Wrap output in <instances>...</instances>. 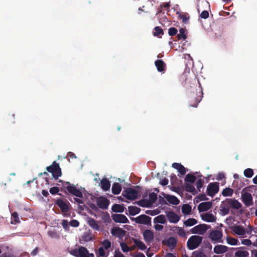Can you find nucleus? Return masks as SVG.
Wrapping results in <instances>:
<instances>
[{
  "mask_svg": "<svg viewBox=\"0 0 257 257\" xmlns=\"http://www.w3.org/2000/svg\"><path fill=\"white\" fill-rule=\"evenodd\" d=\"M242 206L241 204L235 199L227 198L221 202L220 211L222 215H226L229 212V207L238 209Z\"/></svg>",
  "mask_w": 257,
  "mask_h": 257,
  "instance_id": "f257e3e1",
  "label": "nucleus"
},
{
  "mask_svg": "<svg viewBox=\"0 0 257 257\" xmlns=\"http://www.w3.org/2000/svg\"><path fill=\"white\" fill-rule=\"evenodd\" d=\"M202 92L198 89H196L195 92H191L188 96L189 106L197 107L198 103L202 99Z\"/></svg>",
  "mask_w": 257,
  "mask_h": 257,
  "instance_id": "f03ea898",
  "label": "nucleus"
},
{
  "mask_svg": "<svg viewBox=\"0 0 257 257\" xmlns=\"http://www.w3.org/2000/svg\"><path fill=\"white\" fill-rule=\"evenodd\" d=\"M203 237L198 235H192L187 242V248L190 250L197 248L201 243Z\"/></svg>",
  "mask_w": 257,
  "mask_h": 257,
  "instance_id": "7ed1b4c3",
  "label": "nucleus"
},
{
  "mask_svg": "<svg viewBox=\"0 0 257 257\" xmlns=\"http://www.w3.org/2000/svg\"><path fill=\"white\" fill-rule=\"evenodd\" d=\"M46 170L52 174L53 178L56 180L62 175L61 169L56 161H54L51 165L47 167Z\"/></svg>",
  "mask_w": 257,
  "mask_h": 257,
  "instance_id": "20e7f679",
  "label": "nucleus"
},
{
  "mask_svg": "<svg viewBox=\"0 0 257 257\" xmlns=\"http://www.w3.org/2000/svg\"><path fill=\"white\" fill-rule=\"evenodd\" d=\"M138 194L139 192L136 189L127 188L123 191L122 195L127 199L134 200L138 198Z\"/></svg>",
  "mask_w": 257,
  "mask_h": 257,
  "instance_id": "39448f33",
  "label": "nucleus"
},
{
  "mask_svg": "<svg viewBox=\"0 0 257 257\" xmlns=\"http://www.w3.org/2000/svg\"><path fill=\"white\" fill-rule=\"evenodd\" d=\"M70 254L75 257H88V250L83 246H80L78 249L71 250Z\"/></svg>",
  "mask_w": 257,
  "mask_h": 257,
  "instance_id": "423d86ee",
  "label": "nucleus"
},
{
  "mask_svg": "<svg viewBox=\"0 0 257 257\" xmlns=\"http://www.w3.org/2000/svg\"><path fill=\"white\" fill-rule=\"evenodd\" d=\"M66 184L68 185L66 187H65V188L69 193L79 198L82 197L83 194L82 192L80 190L77 189L73 184H70L69 182H66Z\"/></svg>",
  "mask_w": 257,
  "mask_h": 257,
  "instance_id": "0eeeda50",
  "label": "nucleus"
},
{
  "mask_svg": "<svg viewBox=\"0 0 257 257\" xmlns=\"http://www.w3.org/2000/svg\"><path fill=\"white\" fill-rule=\"evenodd\" d=\"M223 234L221 231L217 230H214L211 231L208 237L212 241H214L216 242H223V240L221 239Z\"/></svg>",
  "mask_w": 257,
  "mask_h": 257,
  "instance_id": "6e6552de",
  "label": "nucleus"
},
{
  "mask_svg": "<svg viewBox=\"0 0 257 257\" xmlns=\"http://www.w3.org/2000/svg\"><path fill=\"white\" fill-rule=\"evenodd\" d=\"M219 191V183L213 182L208 184L207 188V194L208 196L213 197Z\"/></svg>",
  "mask_w": 257,
  "mask_h": 257,
  "instance_id": "1a4fd4ad",
  "label": "nucleus"
},
{
  "mask_svg": "<svg viewBox=\"0 0 257 257\" xmlns=\"http://www.w3.org/2000/svg\"><path fill=\"white\" fill-rule=\"evenodd\" d=\"M208 226L205 224H201L194 226L191 229V231L193 234H199L203 235L207 230Z\"/></svg>",
  "mask_w": 257,
  "mask_h": 257,
  "instance_id": "9d476101",
  "label": "nucleus"
},
{
  "mask_svg": "<svg viewBox=\"0 0 257 257\" xmlns=\"http://www.w3.org/2000/svg\"><path fill=\"white\" fill-rule=\"evenodd\" d=\"M134 220L139 224L150 225L151 223V217L146 215H141L134 218Z\"/></svg>",
  "mask_w": 257,
  "mask_h": 257,
  "instance_id": "9b49d317",
  "label": "nucleus"
},
{
  "mask_svg": "<svg viewBox=\"0 0 257 257\" xmlns=\"http://www.w3.org/2000/svg\"><path fill=\"white\" fill-rule=\"evenodd\" d=\"M241 199L245 206L248 207L253 205V198L251 194L246 192L242 194Z\"/></svg>",
  "mask_w": 257,
  "mask_h": 257,
  "instance_id": "f8f14e48",
  "label": "nucleus"
},
{
  "mask_svg": "<svg viewBox=\"0 0 257 257\" xmlns=\"http://www.w3.org/2000/svg\"><path fill=\"white\" fill-rule=\"evenodd\" d=\"M97 205L99 208L106 209L108 208L109 201L104 197H99L96 201Z\"/></svg>",
  "mask_w": 257,
  "mask_h": 257,
  "instance_id": "ddd939ff",
  "label": "nucleus"
},
{
  "mask_svg": "<svg viewBox=\"0 0 257 257\" xmlns=\"http://www.w3.org/2000/svg\"><path fill=\"white\" fill-rule=\"evenodd\" d=\"M111 233L112 235L121 239L125 235L126 231L121 228L115 227L112 228Z\"/></svg>",
  "mask_w": 257,
  "mask_h": 257,
  "instance_id": "4468645a",
  "label": "nucleus"
},
{
  "mask_svg": "<svg viewBox=\"0 0 257 257\" xmlns=\"http://www.w3.org/2000/svg\"><path fill=\"white\" fill-rule=\"evenodd\" d=\"M112 219L118 223H127L129 222L127 217L123 214H114L112 215Z\"/></svg>",
  "mask_w": 257,
  "mask_h": 257,
  "instance_id": "2eb2a0df",
  "label": "nucleus"
},
{
  "mask_svg": "<svg viewBox=\"0 0 257 257\" xmlns=\"http://www.w3.org/2000/svg\"><path fill=\"white\" fill-rule=\"evenodd\" d=\"M168 220L171 223H176L180 220V216L173 211H169L166 214Z\"/></svg>",
  "mask_w": 257,
  "mask_h": 257,
  "instance_id": "dca6fc26",
  "label": "nucleus"
},
{
  "mask_svg": "<svg viewBox=\"0 0 257 257\" xmlns=\"http://www.w3.org/2000/svg\"><path fill=\"white\" fill-rule=\"evenodd\" d=\"M55 204L60 208L62 212H67L68 211V205L63 199H57Z\"/></svg>",
  "mask_w": 257,
  "mask_h": 257,
  "instance_id": "f3484780",
  "label": "nucleus"
},
{
  "mask_svg": "<svg viewBox=\"0 0 257 257\" xmlns=\"http://www.w3.org/2000/svg\"><path fill=\"white\" fill-rule=\"evenodd\" d=\"M212 206L211 202H204L200 203L198 206L199 212H204L209 210Z\"/></svg>",
  "mask_w": 257,
  "mask_h": 257,
  "instance_id": "a211bd4d",
  "label": "nucleus"
},
{
  "mask_svg": "<svg viewBox=\"0 0 257 257\" xmlns=\"http://www.w3.org/2000/svg\"><path fill=\"white\" fill-rule=\"evenodd\" d=\"M165 244L167 245L171 250L175 248L177 245V240L174 237H170L166 240L164 241Z\"/></svg>",
  "mask_w": 257,
  "mask_h": 257,
  "instance_id": "6ab92c4d",
  "label": "nucleus"
},
{
  "mask_svg": "<svg viewBox=\"0 0 257 257\" xmlns=\"http://www.w3.org/2000/svg\"><path fill=\"white\" fill-rule=\"evenodd\" d=\"M238 250L234 253V257H247L249 255V252L244 250L246 248L242 246L240 247Z\"/></svg>",
  "mask_w": 257,
  "mask_h": 257,
  "instance_id": "aec40b11",
  "label": "nucleus"
},
{
  "mask_svg": "<svg viewBox=\"0 0 257 257\" xmlns=\"http://www.w3.org/2000/svg\"><path fill=\"white\" fill-rule=\"evenodd\" d=\"M228 249V247L224 245H217L214 246L213 251L216 254H222L226 252Z\"/></svg>",
  "mask_w": 257,
  "mask_h": 257,
  "instance_id": "412c9836",
  "label": "nucleus"
},
{
  "mask_svg": "<svg viewBox=\"0 0 257 257\" xmlns=\"http://www.w3.org/2000/svg\"><path fill=\"white\" fill-rule=\"evenodd\" d=\"M143 236L146 242H150L154 238L153 232L151 230L146 229L143 233Z\"/></svg>",
  "mask_w": 257,
  "mask_h": 257,
  "instance_id": "4be33fe9",
  "label": "nucleus"
},
{
  "mask_svg": "<svg viewBox=\"0 0 257 257\" xmlns=\"http://www.w3.org/2000/svg\"><path fill=\"white\" fill-rule=\"evenodd\" d=\"M155 65L159 72L164 71L166 67L164 62L162 60H157L155 62Z\"/></svg>",
  "mask_w": 257,
  "mask_h": 257,
  "instance_id": "5701e85b",
  "label": "nucleus"
},
{
  "mask_svg": "<svg viewBox=\"0 0 257 257\" xmlns=\"http://www.w3.org/2000/svg\"><path fill=\"white\" fill-rule=\"evenodd\" d=\"M202 219L206 222H213L216 220V217L212 213H206L202 215Z\"/></svg>",
  "mask_w": 257,
  "mask_h": 257,
  "instance_id": "b1692460",
  "label": "nucleus"
},
{
  "mask_svg": "<svg viewBox=\"0 0 257 257\" xmlns=\"http://www.w3.org/2000/svg\"><path fill=\"white\" fill-rule=\"evenodd\" d=\"M93 239L92 234L89 232H85L84 233L80 239L81 243L88 242Z\"/></svg>",
  "mask_w": 257,
  "mask_h": 257,
  "instance_id": "393cba45",
  "label": "nucleus"
},
{
  "mask_svg": "<svg viewBox=\"0 0 257 257\" xmlns=\"http://www.w3.org/2000/svg\"><path fill=\"white\" fill-rule=\"evenodd\" d=\"M232 230L235 234L238 235H243L245 234L244 228L240 225L234 226Z\"/></svg>",
  "mask_w": 257,
  "mask_h": 257,
  "instance_id": "a878e982",
  "label": "nucleus"
},
{
  "mask_svg": "<svg viewBox=\"0 0 257 257\" xmlns=\"http://www.w3.org/2000/svg\"><path fill=\"white\" fill-rule=\"evenodd\" d=\"M100 186L102 189L106 191L109 189L110 183L107 179H103L100 182Z\"/></svg>",
  "mask_w": 257,
  "mask_h": 257,
  "instance_id": "bb28decb",
  "label": "nucleus"
},
{
  "mask_svg": "<svg viewBox=\"0 0 257 257\" xmlns=\"http://www.w3.org/2000/svg\"><path fill=\"white\" fill-rule=\"evenodd\" d=\"M167 200L170 203L173 205H178L180 203L179 200L175 196L167 195L166 197Z\"/></svg>",
  "mask_w": 257,
  "mask_h": 257,
  "instance_id": "cd10ccee",
  "label": "nucleus"
},
{
  "mask_svg": "<svg viewBox=\"0 0 257 257\" xmlns=\"http://www.w3.org/2000/svg\"><path fill=\"white\" fill-rule=\"evenodd\" d=\"M112 192L114 194H118L121 191V185L118 183H114L112 186Z\"/></svg>",
  "mask_w": 257,
  "mask_h": 257,
  "instance_id": "c85d7f7f",
  "label": "nucleus"
},
{
  "mask_svg": "<svg viewBox=\"0 0 257 257\" xmlns=\"http://www.w3.org/2000/svg\"><path fill=\"white\" fill-rule=\"evenodd\" d=\"M128 209L129 213L132 216L139 214L141 210L140 208L135 206H130Z\"/></svg>",
  "mask_w": 257,
  "mask_h": 257,
  "instance_id": "c756f323",
  "label": "nucleus"
},
{
  "mask_svg": "<svg viewBox=\"0 0 257 257\" xmlns=\"http://www.w3.org/2000/svg\"><path fill=\"white\" fill-rule=\"evenodd\" d=\"M111 209L115 212H122L124 211V207L123 205L115 204L112 206Z\"/></svg>",
  "mask_w": 257,
  "mask_h": 257,
  "instance_id": "7c9ffc66",
  "label": "nucleus"
},
{
  "mask_svg": "<svg viewBox=\"0 0 257 257\" xmlns=\"http://www.w3.org/2000/svg\"><path fill=\"white\" fill-rule=\"evenodd\" d=\"M109 254V251L106 253L103 247H100L96 252L97 257H107Z\"/></svg>",
  "mask_w": 257,
  "mask_h": 257,
  "instance_id": "2f4dec72",
  "label": "nucleus"
},
{
  "mask_svg": "<svg viewBox=\"0 0 257 257\" xmlns=\"http://www.w3.org/2000/svg\"><path fill=\"white\" fill-rule=\"evenodd\" d=\"M166 222V219L165 215H160L157 217H156L154 219V222L155 223H161V224H164Z\"/></svg>",
  "mask_w": 257,
  "mask_h": 257,
  "instance_id": "473e14b6",
  "label": "nucleus"
},
{
  "mask_svg": "<svg viewBox=\"0 0 257 257\" xmlns=\"http://www.w3.org/2000/svg\"><path fill=\"white\" fill-rule=\"evenodd\" d=\"M134 242L135 245L141 250H144L147 248V246L145 244V243L141 240H138L137 239H134Z\"/></svg>",
  "mask_w": 257,
  "mask_h": 257,
  "instance_id": "72a5a7b5",
  "label": "nucleus"
},
{
  "mask_svg": "<svg viewBox=\"0 0 257 257\" xmlns=\"http://www.w3.org/2000/svg\"><path fill=\"white\" fill-rule=\"evenodd\" d=\"M182 211L183 214L188 215L191 211V207L188 204H183L182 206Z\"/></svg>",
  "mask_w": 257,
  "mask_h": 257,
  "instance_id": "f704fd0d",
  "label": "nucleus"
},
{
  "mask_svg": "<svg viewBox=\"0 0 257 257\" xmlns=\"http://www.w3.org/2000/svg\"><path fill=\"white\" fill-rule=\"evenodd\" d=\"M196 179V177L194 175L188 174L185 176L184 180L186 182H189L192 184L195 182Z\"/></svg>",
  "mask_w": 257,
  "mask_h": 257,
  "instance_id": "c9c22d12",
  "label": "nucleus"
},
{
  "mask_svg": "<svg viewBox=\"0 0 257 257\" xmlns=\"http://www.w3.org/2000/svg\"><path fill=\"white\" fill-rule=\"evenodd\" d=\"M233 193V190L230 188H224L222 192V194L223 196H231Z\"/></svg>",
  "mask_w": 257,
  "mask_h": 257,
  "instance_id": "e433bc0d",
  "label": "nucleus"
},
{
  "mask_svg": "<svg viewBox=\"0 0 257 257\" xmlns=\"http://www.w3.org/2000/svg\"><path fill=\"white\" fill-rule=\"evenodd\" d=\"M88 224L89 225V226L91 228H92L95 230H98L99 226H98V225L95 219H94L93 218H90L88 220Z\"/></svg>",
  "mask_w": 257,
  "mask_h": 257,
  "instance_id": "4c0bfd02",
  "label": "nucleus"
},
{
  "mask_svg": "<svg viewBox=\"0 0 257 257\" xmlns=\"http://www.w3.org/2000/svg\"><path fill=\"white\" fill-rule=\"evenodd\" d=\"M138 204L143 207H149L151 206L150 201L148 199H142L138 202Z\"/></svg>",
  "mask_w": 257,
  "mask_h": 257,
  "instance_id": "58836bf2",
  "label": "nucleus"
},
{
  "mask_svg": "<svg viewBox=\"0 0 257 257\" xmlns=\"http://www.w3.org/2000/svg\"><path fill=\"white\" fill-rule=\"evenodd\" d=\"M197 223L196 219L194 218H189L184 222V224L186 226H191Z\"/></svg>",
  "mask_w": 257,
  "mask_h": 257,
  "instance_id": "ea45409f",
  "label": "nucleus"
},
{
  "mask_svg": "<svg viewBox=\"0 0 257 257\" xmlns=\"http://www.w3.org/2000/svg\"><path fill=\"white\" fill-rule=\"evenodd\" d=\"M154 30L155 32H154L153 34L155 36H157L160 38L161 37V36L164 34L163 29L159 26L155 27Z\"/></svg>",
  "mask_w": 257,
  "mask_h": 257,
  "instance_id": "a19ab883",
  "label": "nucleus"
},
{
  "mask_svg": "<svg viewBox=\"0 0 257 257\" xmlns=\"http://www.w3.org/2000/svg\"><path fill=\"white\" fill-rule=\"evenodd\" d=\"M20 222V221L18 213L16 212H13L12 214V220L11 222V223L16 224L19 223Z\"/></svg>",
  "mask_w": 257,
  "mask_h": 257,
  "instance_id": "79ce46f5",
  "label": "nucleus"
},
{
  "mask_svg": "<svg viewBox=\"0 0 257 257\" xmlns=\"http://www.w3.org/2000/svg\"><path fill=\"white\" fill-rule=\"evenodd\" d=\"M184 187L185 190L188 192L192 193H194L195 192H196V190L194 187L191 184H189L186 183L184 185Z\"/></svg>",
  "mask_w": 257,
  "mask_h": 257,
  "instance_id": "37998d69",
  "label": "nucleus"
},
{
  "mask_svg": "<svg viewBox=\"0 0 257 257\" xmlns=\"http://www.w3.org/2000/svg\"><path fill=\"white\" fill-rule=\"evenodd\" d=\"M149 199L148 201H150L151 205H152L154 203L157 199V195L154 192H152L149 195Z\"/></svg>",
  "mask_w": 257,
  "mask_h": 257,
  "instance_id": "c03bdc74",
  "label": "nucleus"
},
{
  "mask_svg": "<svg viewBox=\"0 0 257 257\" xmlns=\"http://www.w3.org/2000/svg\"><path fill=\"white\" fill-rule=\"evenodd\" d=\"M227 243L232 245H235L237 244L238 240L236 238L227 236L226 237Z\"/></svg>",
  "mask_w": 257,
  "mask_h": 257,
  "instance_id": "a18cd8bd",
  "label": "nucleus"
},
{
  "mask_svg": "<svg viewBox=\"0 0 257 257\" xmlns=\"http://www.w3.org/2000/svg\"><path fill=\"white\" fill-rule=\"evenodd\" d=\"M243 173L245 177L250 178L253 175V171L252 169L247 168L244 170Z\"/></svg>",
  "mask_w": 257,
  "mask_h": 257,
  "instance_id": "49530a36",
  "label": "nucleus"
},
{
  "mask_svg": "<svg viewBox=\"0 0 257 257\" xmlns=\"http://www.w3.org/2000/svg\"><path fill=\"white\" fill-rule=\"evenodd\" d=\"M177 38L178 40H185L187 38L185 34V30L183 28H181L179 30V33L177 35Z\"/></svg>",
  "mask_w": 257,
  "mask_h": 257,
  "instance_id": "de8ad7c7",
  "label": "nucleus"
},
{
  "mask_svg": "<svg viewBox=\"0 0 257 257\" xmlns=\"http://www.w3.org/2000/svg\"><path fill=\"white\" fill-rule=\"evenodd\" d=\"M102 245V247H103L104 249L107 250L111 247V242L108 239H104L101 243Z\"/></svg>",
  "mask_w": 257,
  "mask_h": 257,
  "instance_id": "09e8293b",
  "label": "nucleus"
},
{
  "mask_svg": "<svg viewBox=\"0 0 257 257\" xmlns=\"http://www.w3.org/2000/svg\"><path fill=\"white\" fill-rule=\"evenodd\" d=\"M120 247L121 248L122 250L124 252H127L131 250V248L128 247V246L125 242H121L120 243Z\"/></svg>",
  "mask_w": 257,
  "mask_h": 257,
  "instance_id": "8fccbe9b",
  "label": "nucleus"
},
{
  "mask_svg": "<svg viewBox=\"0 0 257 257\" xmlns=\"http://www.w3.org/2000/svg\"><path fill=\"white\" fill-rule=\"evenodd\" d=\"M176 229H178L177 234L181 237H185L186 232L184 229L179 226H175Z\"/></svg>",
  "mask_w": 257,
  "mask_h": 257,
  "instance_id": "3c124183",
  "label": "nucleus"
},
{
  "mask_svg": "<svg viewBox=\"0 0 257 257\" xmlns=\"http://www.w3.org/2000/svg\"><path fill=\"white\" fill-rule=\"evenodd\" d=\"M203 180L201 179H198L195 185L197 187V188L199 190V191H200V189L202 187L203 185Z\"/></svg>",
  "mask_w": 257,
  "mask_h": 257,
  "instance_id": "603ef678",
  "label": "nucleus"
},
{
  "mask_svg": "<svg viewBox=\"0 0 257 257\" xmlns=\"http://www.w3.org/2000/svg\"><path fill=\"white\" fill-rule=\"evenodd\" d=\"M194 257H207L206 254L202 251L195 250L193 252Z\"/></svg>",
  "mask_w": 257,
  "mask_h": 257,
  "instance_id": "864d4df0",
  "label": "nucleus"
},
{
  "mask_svg": "<svg viewBox=\"0 0 257 257\" xmlns=\"http://www.w3.org/2000/svg\"><path fill=\"white\" fill-rule=\"evenodd\" d=\"M177 32L178 31L176 28L172 27L169 29L168 34L170 36H173L177 34Z\"/></svg>",
  "mask_w": 257,
  "mask_h": 257,
  "instance_id": "5fc2aeb1",
  "label": "nucleus"
},
{
  "mask_svg": "<svg viewBox=\"0 0 257 257\" xmlns=\"http://www.w3.org/2000/svg\"><path fill=\"white\" fill-rule=\"evenodd\" d=\"M59 188L58 187H53L50 189V192L52 195H55L59 192Z\"/></svg>",
  "mask_w": 257,
  "mask_h": 257,
  "instance_id": "6e6d98bb",
  "label": "nucleus"
},
{
  "mask_svg": "<svg viewBox=\"0 0 257 257\" xmlns=\"http://www.w3.org/2000/svg\"><path fill=\"white\" fill-rule=\"evenodd\" d=\"M200 17L202 19H206L209 17V13L207 11H203L200 15Z\"/></svg>",
  "mask_w": 257,
  "mask_h": 257,
  "instance_id": "4d7b16f0",
  "label": "nucleus"
},
{
  "mask_svg": "<svg viewBox=\"0 0 257 257\" xmlns=\"http://www.w3.org/2000/svg\"><path fill=\"white\" fill-rule=\"evenodd\" d=\"M178 171L182 175H185L186 172L185 168L182 165H181V166L179 167V169H178Z\"/></svg>",
  "mask_w": 257,
  "mask_h": 257,
  "instance_id": "13d9d810",
  "label": "nucleus"
},
{
  "mask_svg": "<svg viewBox=\"0 0 257 257\" xmlns=\"http://www.w3.org/2000/svg\"><path fill=\"white\" fill-rule=\"evenodd\" d=\"M241 243L246 246H250L252 244V242L249 239H244L241 240Z\"/></svg>",
  "mask_w": 257,
  "mask_h": 257,
  "instance_id": "bf43d9fd",
  "label": "nucleus"
},
{
  "mask_svg": "<svg viewBox=\"0 0 257 257\" xmlns=\"http://www.w3.org/2000/svg\"><path fill=\"white\" fill-rule=\"evenodd\" d=\"M69 224L73 227H78L79 225V222L77 220H72L70 222Z\"/></svg>",
  "mask_w": 257,
  "mask_h": 257,
  "instance_id": "052dcab7",
  "label": "nucleus"
},
{
  "mask_svg": "<svg viewBox=\"0 0 257 257\" xmlns=\"http://www.w3.org/2000/svg\"><path fill=\"white\" fill-rule=\"evenodd\" d=\"M48 235L51 237L52 238H58L59 235L57 232L55 231H50L48 232Z\"/></svg>",
  "mask_w": 257,
  "mask_h": 257,
  "instance_id": "680f3d73",
  "label": "nucleus"
},
{
  "mask_svg": "<svg viewBox=\"0 0 257 257\" xmlns=\"http://www.w3.org/2000/svg\"><path fill=\"white\" fill-rule=\"evenodd\" d=\"M172 184H174L178 180L177 176L174 174H172L170 176Z\"/></svg>",
  "mask_w": 257,
  "mask_h": 257,
  "instance_id": "e2e57ef3",
  "label": "nucleus"
},
{
  "mask_svg": "<svg viewBox=\"0 0 257 257\" xmlns=\"http://www.w3.org/2000/svg\"><path fill=\"white\" fill-rule=\"evenodd\" d=\"M181 19L182 20V22L184 24H187L188 22L189 18H187L186 16L181 15L179 16Z\"/></svg>",
  "mask_w": 257,
  "mask_h": 257,
  "instance_id": "0e129e2a",
  "label": "nucleus"
},
{
  "mask_svg": "<svg viewBox=\"0 0 257 257\" xmlns=\"http://www.w3.org/2000/svg\"><path fill=\"white\" fill-rule=\"evenodd\" d=\"M114 257H124V256L118 250H116L114 252Z\"/></svg>",
  "mask_w": 257,
  "mask_h": 257,
  "instance_id": "69168bd1",
  "label": "nucleus"
},
{
  "mask_svg": "<svg viewBox=\"0 0 257 257\" xmlns=\"http://www.w3.org/2000/svg\"><path fill=\"white\" fill-rule=\"evenodd\" d=\"M62 226L65 229L68 227V222L67 220H63L62 222Z\"/></svg>",
  "mask_w": 257,
  "mask_h": 257,
  "instance_id": "338daca9",
  "label": "nucleus"
},
{
  "mask_svg": "<svg viewBox=\"0 0 257 257\" xmlns=\"http://www.w3.org/2000/svg\"><path fill=\"white\" fill-rule=\"evenodd\" d=\"M168 180L167 178H164L160 181V184L162 186H166L168 184Z\"/></svg>",
  "mask_w": 257,
  "mask_h": 257,
  "instance_id": "774afa93",
  "label": "nucleus"
}]
</instances>
